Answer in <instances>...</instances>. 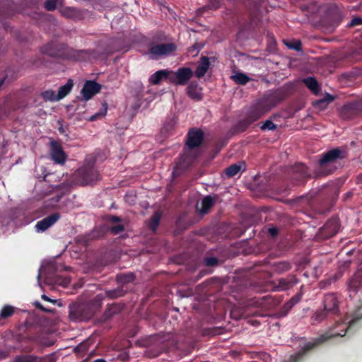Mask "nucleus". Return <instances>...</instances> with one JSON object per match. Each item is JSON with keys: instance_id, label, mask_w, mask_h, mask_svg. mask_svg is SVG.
I'll return each instance as SVG.
<instances>
[{"instance_id": "1", "label": "nucleus", "mask_w": 362, "mask_h": 362, "mask_svg": "<svg viewBox=\"0 0 362 362\" xmlns=\"http://www.w3.org/2000/svg\"><path fill=\"white\" fill-rule=\"evenodd\" d=\"M100 295L85 303H71L69 305V318L74 322H86L90 320L102 307Z\"/></svg>"}, {"instance_id": "2", "label": "nucleus", "mask_w": 362, "mask_h": 362, "mask_svg": "<svg viewBox=\"0 0 362 362\" xmlns=\"http://www.w3.org/2000/svg\"><path fill=\"white\" fill-rule=\"evenodd\" d=\"M281 100L283 98L278 93L264 97L250 107L245 117L252 124L276 106Z\"/></svg>"}, {"instance_id": "3", "label": "nucleus", "mask_w": 362, "mask_h": 362, "mask_svg": "<svg viewBox=\"0 0 362 362\" xmlns=\"http://www.w3.org/2000/svg\"><path fill=\"white\" fill-rule=\"evenodd\" d=\"M346 153L340 148H332L321 155L319 160V168L317 170V176H326L333 173L334 170L327 169L328 165L333 163L338 160L345 158Z\"/></svg>"}, {"instance_id": "4", "label": "nucleus", "mask_w": 362, "mask_h": 362, "mask_svg": "<svg viewBox=\"0 0 362 362\" xmlns=\"http://www.w3.org/2000/svg\"><path fill=\"white\" fill-rule=\"evenodd\" d=\"M310 177L308 167L302 163H296L286 170V178L292 186L304 185Z\"/></svg>"}, {"instance_id": "5", "label": "nucleus", "mask_w": 362, "mask_h": 362, "mask_svg": "<svg viewBox=\"0 0 362 362\" xmlns=\"http://www.w3.org/2000/svg\"><path fill=\"white\" fill-rule=\"evenodd\" d=\"M24 315H25L24 328L26 331L32 332V336H28L27 337L30 340H35L41 332L44 318L37 314L35 310L27 311L24 310Z\"/></svg>"}, {"instance_id": "6", "label": "nucleus", "mask_w": 362, "mask_h": 362, "mask_svg": "<svg viewBox=\"0 0 362 362\" xmlns=\"http://www.w3.org/2000/svg\"><path fill=\"white\" fill-rule=\"evenodd\" d=\"M69 47L66 44L59 42L57 40H52L43 45L40 51L43 54H46L53 58L66 59Z\"/></svg>"}, {"instance_id": "7", "label": "nucleus", "mask_w": 362, "mask_h": 362, "mask_svg": "<svg viewBox=\"0 0 362 362\" xmlns=\"http://www.w3.org/2000/svg\"><path fill=\"white\" fill-rule=\"evenodd\" d=\"M45 282L48 285H57L66 287L70 284L71 279L68 276L60 274L57 265L51 264L45 269Z\"/></svg>"}, {"instance_id": "8", "label": "nucleus", "mask_w": 362, "mask_h": 362, "mask_svg": "<svg viewBox=\"0 0 362 362\" xmlns=\"http://www.w3.org/2000/svg\"><path fill=\"white\" fill-rule=\"evenodd\" d=\"M340 117L344 120L362 117V98L345 103L340 110Z\"/></svg>"}, {"instance_id": "9", "label": "nucleus", "mask_w": 362, "mask_h": 362, "mask_svg": "<svg viewBox=\"0 0 362 362\" xmlns=\"http://www.w3.org/2000/svg\"><path fill=\"white\" fill-rule=\"evenodd\" d=\"M184 150L185 153L180 157L179 161L176 163L173 172V176H178L190 168L199 156V153L197 151H189L186 148H184Z\"/></svg>"}, {"instance_id": "10", "label": "nucleus", "mask_w": 362, "mask_h": 362, "mask_svg": "<svg viewBox=\"0 0 362 362\" xmlns=\"http://www.w3.org/2000/svg\"><path fill=\"white\" fill-rule=\"evenodd\" d=\"M77 182L82 185H93L99 179V174L93 165L83 166L75 174Z\"/></svg>"}, {"instance_id": "11", "label": "nucleus", "mask_w": 362, "mask_h": 362, "mask_svg": "<svg viewBox=\"0 0 362 362\" xmlns=\"http://www.w3.org/2000/svg\"><path fill=\"white\" fill-rule=\"evenodd\" d=\"M194 76V71L189 67H180L175 71L170 70L169 82L175 86L188 84Z\"/></svg>"}, {"instance_id": "12", "label": "nucleus", "mask_w": 362, "mask_h": 362, "mask_svg": "<svg viewBox=\"0 0 362 362\" xmlns=\"http://www.w3.org/2000/svg\"><path fill=\"white\" fill-rule=\"evenodd\" d=\"M176 49L174 43L156 44L150 42L148 45V54L152 59H158L163 56H168Z\"/></svg>"}, {"instance_id": "13", "label": "nucleus", "mask_w": 362, "mask_h": 362, "mask_svg": "<svg viewBox=\"0 0 362 362\" xmlns=\"http://www.w3.org/2000/svg\"><path fill=\"white\" fill-rule=\"evenodd\" d=\"M98 53L95 49H74L69 47L66 59L87 62L93 59H97Z\"/></svg>"}, {"instance_id": "14", "label": "nucleus", "mask_w": 362, "mask_h": 362, "mask_svg": "<svg viewBox=\"0 0 362 362\" xmlns=\"http://www.w3.org/2000/svg\"><path fill=\"white\" fill-rule=\"evenodd\" d=\"M340 229L339 220L337 217L329 219L320 229L318 235L322 239H328L335 235Z\"/></svg>"}, {"instance_id": "15", "label": "nucleus", "mask_w": 362, "mask_h": 362, "mask_svg": "<svg viewBox=\"0 0 362 362\" xmlns=\"http://www.w3.org/2000/svg\"><path fill=\"white\" fill-rule=\"evenodd\" d=\"M323 307L329 311L335 317L340 315L339 304L340 298L339 295L335 293H328L324 296L322 300Z\"/></svg>"}, {"instance_id": "16", "label": "nucleus", "mask_w": 362, "mask_h": 362, "mask_svg": "<svg viewBox=\"0 0 362 362\" xmlns=\"http://www.w3.org/2000/svg\"><path fill=\"white\" fill-rule=\"evenodd\" d=\"M204 134L202 130L199 129H190L187 133V139L185 148L189 151H194V149L200 146L204 141Z\"/></svg>"}, {"instance_id": "17", "label": "nucleus", "mask_w": 362, "mask_h": 362, "mask_svg": "<svg viewBox=\"0 0 362 362\" xmlns=\"http://www.w3.org/2000/svg\"><path fill=\"white\" fill-rule=\"evenodd\" d=\"M49 154L52 160L55 163L60 165H64L67 158V155L64 151L62 145L55 140L50 141Z\"/></svg>"}, {"instance_id": "18", "label": "nucleus", "mask_w": 362, "mask_h": 362, "mask_svg": "<svg viewBox=\"0 0 362 362\" xmlns=\"http://www.w3.org/2000/svg\"><path fill=\"white\" fill-rule=\"evenodd\" d=\"M60 218L59 213H53L49 216L37 222L35 225L36 231L42 233L53 226Z\"/></svg>"}, {"instance_id": "19", "label": "nucleus", "mask_w": 362, "mask_h": 362, "mask_svg": "<svg viewBox=\"0 0 362 362\" xmlns=\"http://www.w3.org/2000/svg\"><path fill=\"white\" fill-rule=\"evenodd\" d=\"M101 86L94 81H87L81 89V94L86 100H88L93 95L100 92Z\"/></svg>"}, {"instance_id": "20", "label": "nucleus", "mask_w": 362, "mask_h": 362, "mask_svg": "<svg viewBox=\"0 0 362 362\" xmlns=\"http://www.w3.org/2000/svg\"><path fill=\"white\" fill-rule=\"evenodd\" d=\"M299 283V279L294 274H291L285 278L278 280V284L275 286L274 290L279 291H287Z\"/></svg>"}, {"instance_id": "21", "label": "nucleus", "mask_w": 362, "mask_h": 362, "mask_svg": "<svg viewBox=\"0 0 362 362\" xmlns=\"http://www.w3.org/2000/svg\"><path fill=\"white\" fill-rule=\"evenodd\" d=\"M350 293H356L360 287H362V268L358 269L350 279L348 284ZM351 297V293H350Z\"/></svg>"}, {"instance_id": "22", "label": "nucleus", "mask_w": 362, "mask_h": 362, "mask_svg": "<svg viewBox=\"0 0 362 362\" xmlns=\"http://www.w3.org/2000/svg\"><path fill=\"white\" fill-rule=\"evenodd\" d=\"M187 95L192 100L199 101L202 99V88L195 81L191 82L187 88Z\"/></svg>"}, {"instance_id": "23", "label": "nucleus", "mask_w": 362, "mask_h": 362, "mask_svg": "<svg viewBox=\"0 0 362 362\" xmlns=\"http://www.w3.org/2000/svg\"><path fill=\"white\" fill-rule=\"evenodd\" d=\"M60 12L62 16L74 21H80L83 18L81 11L74 7H65Z\"/></svg>"}, {"instance_id": "24", "label": "nucleus", "mask_w": 362, "mask_h": 362, "mask_svg": "<svg viewBox=\"0 0 362 362\" xmlns=\"http://www.w3.org/2000/svg\"><path fill=\"white\" fill-rule=\"evenodd\" d=\"M272 271L278 274H282L292 269V264L288 261H277L271 264Z\"/></svg>"}, {"instance_id": "25", "label": "nucleus", "mask_w": 362, "mask_h": 362, "mask_svg": "<svg viewBox=\"0 0 362 362\" xmlns=\"http://www.w3.org/2000/svg\"><path fill=\"white\" fill-rule=\"evenodd\" d=\"M170 70L161 69L156 71L149 78V82L153 85H158L162 80H168L169 81Z\"/></svg>"}, {"instance_id": "26", "label": "nucleus", "mask_w": 362, "mask_h": 362, "mask_svg": "<svg viewBox=\"0 0 362 362\" xmlns=\"http://www.w3.org/2000/svg\"><path fill=\"white\" fill-rule=\"evenodd\" d=\"M210 66L209 59L207 57L202 56L200 58L199 63L195 70L196 76L199 78H202L207 72Z\"/></svg>"}, {"instance_id": "27", "label": "nucleus", "mask_w": 362, "mask_h": 362, "mask_svg": "<svg viewBox=\"0 0 362 362\" xmlns=\"http://www.w3.org/2000/svg\"><path fill=\"white\" fill-rule=\"evenodd\" d=\"M119 311V308L117 304H112L111 305H109L105 310L101 317L98 319L97 321L98 322H105L107 320L111 319L115 315L118 313Z\"/></svg>"}, {"instance_id": "28", "label": "nucleus", "mask_w": 362, "mask_h": 362, "mask_svg": "<svg viewBox=\"0 0 362 362\" xmlns=\"http://www.w3.org/2000/svg\"><path fill=\"white\" fill-rule=\"evenodd\" d=\"M334 315L323 307V309L317 310L312 316L313 322L320 323L328 318H334Z\"/></svg>"}, {"instance_id": "29", "label": "nucleus", "mask_w": 362, "mask_h": 362, "mask_svg": "<svg viewBox=\"0 0 362 362\" xmlns=\"http://www.w3.org/2000/svg\"><path fill=\"white\" fill-rule=\"evenodd\" d=\"M303 82L313 94L317 95L320 93L321 88L315 78L310 76L304 78Z\"/></svg>"}, {"instance_id": "30", "label": "nucleus", "mask_w": 362, "mask_h": 362, "mask_svg": "<svg viewBox=\"0 0 362 362\" xmlns=\"http://www.w3.org/2000/svg\"><path fill=\"white\" fill-rule=\"evenodd\" d=\"M334 96L329 93H326V95L322 98L314 101L313 105L316 108L320 110H325L330 103L334 100Z\"/></svg>"}, {"instance_id": "31", "label": "nucleus", "mask_w": 362, "mask_h": 362, "mask_svg": "<svg viewBox=\"0 0 362 362\" xmlns=\"http://www.w3.org/2000/svg\"><path fill=\"white\" fill-rule=\"evenodd\" d=\"M215 202V199L211 195H207L204 197L202 201V209L199 211L200 214L202 215L207 214L209 210L214 206Z\"/></svg>"}, {"instance_id": "32", "label": "nucleus", "mask_w": 362, "mask_h": 362, "mask_svg": "<svg viewBox=\"0 0 362 362\" xmlns=\"http://www.w3.org/2000/svg\"><path fill=\"white\" fill-rule=\"evenodd\" d=\"M161 219V213L158 211H155L148 222V228L155 233L160 224Z\"/></svg>"}, {"instance_id": "33", "label": "nucleus", "mask_w": 362, "mask_h": 362, "mask_svg": "<svg viewBox=\"0 0 362 362\" xmlns=\"http://www.w3.org/2000/svg\"><path fill=\"white\" fill-rule=\"evenodd\" d=\"M74 87V81L72 79H69L66 84L59 87L57 95L60 100L65 98L71 90Z\"/></svg>"}, {"instance_id": "34", "label": "nucleus", "mask_w": 362, "mask_h": 362, "mask_svg": "<svg viewBox=\"0 0 362 362\" xmlns=\"http://www.w3.org/2000/svg\"><path fill=\"white\" fill-rule=\"evenodd\" d=\"M252 123L245 117L238 121L233 127V131L235 134L244 132Z\"/></svg>"}, {"instance_id": "35", "label": "nucleus", "mask_w": 362, "mask_h": 362, "mask_svg": "<svg viewBox=\"0 0 362 362\" xmlns=\"http://www.w3.org/2000/svg\"><path fill=\"white\" fill-rule=\"evenodd\" d=\"M231 78L238 85H245L250 81V78L245 74L242 72H238L231 76Z\"/></svg>"}, {"instance_id": "36", "label": "nucleus", "mask_w": 362, "mask_h": 362, "mask_svg": "<svg viewBox=\"0 0 362 362\" xmlns=\"http://www.w3.org/2000/svg\"><path fill=\"white\" fill-rule=\"evenodd\" d=\"M242 165L233 163L225 169V173L228 177H232L238 175L241 170Z\"/></svg>"}, {"instance_id": "37", "label": "nucleus", "mask_w": 362, "mask_h": 362, "mask_svg": "<svg viewBox=\"0 0 362 362\" xmlns=\"http://www.w3.org/2000/svg\"><path fill=\"white\" fill-rule=\"evenodd\" d=\"M107 103L105 101H104L102 104L101 109L98 112H96L94 115H93L92 116H90L88 119V121L93 122L98 119L104 117L107 115Z\"/></svg>"}, {"instance_id": "38", "label": "nucleus", "mask_w": 362, "mask_h": 362, "mask_svg": "<svg viewBox=\"0 0 362 362\" xmlns=\"http://www.w3.org/2000/svg\"><path fill=\"white\" fill-rule=\"evenodd\" d=\"M135 279L133 273L119 274L116 276V280L118 283L125 284L132 282Z\"/></svg>"}, {"instance_id": "39", "label": "nucleus", "mask_w": 362, "mask_h": 362, "mask_svg": "<svg viewBox=\"0 0 362 362\" xmlns=\"http://www.w3.org/2000/svg\"><path fill=\"white\" fill-rule=\"evenodd\" d=\"M221 334H222V329L218 327L204 328L202 331V335L204 337H214Z\"/></svg>"}, {"instance_id": "40", "label": "nucleus", "mask_w": 362, "mask_h": 362, "mask_svg": "<svg viewBox=\"0 0 362 362\" xmlns=\"http://www.w3.org/2000/svg\"><path fill=\"white\" fill-rule=\"evenodd\" d=\"M41 95L45 101L55 102L59 100L57 94H56L55 91L51 89L43 91L41 93Z\"/></svg>"}, {"instance_id": "41", "label": "nucleus", "mask_w": 362, "mask_h": 362, "mask_svg": "<svg viewBox=\"0 0 362 362\" xmlns=\"http://www.w3.org/2000/svg\"><path fill=\"white\" fill-rule=\"evenodd\" d=\"M293 306L294 305H293V303L288 300L279 309L276 313V315L278 317H283L286 316Z\"/></svg>"}, {"instance_id": "42", "label": "nucleus", "mask_w": 362, "mask_h": 362, "mask_svg": "<svg viewBox=\"0 0 362 362\" xmlns=\"http://www.w3.org/2000/svg\"><path fill=\"white\" fill-rule=\"evenodd\" d=\"M105 293L108 298L115 299L123 296L124 295V291L122 288H116L112 290H107Z\"/></svg>"}, {"instance_id": "43", "label": "nucleus", "mask_w": 362, "mask_h": 362, "mask_svg": "<svg viewBox=\"0 0 362 362\" xmlns=\"http://www.w3.org/2000/svg\"><path fill=\"white\" fill-rule=\"evenodd\" d=\"M14 311V308L12 306H5L2 308L0 313L1 318H6L10 317Z\"/></svg>"}, {"instance_id": "44", "label": "nucleus", "mask_w": 362, "mask_h": 362, "mask_svg": "<svg viewBox=\"0 0 362 362\" xmlns=\"http://www.w3.org/2000/svg\"><path fill=\"white\" fill-rule=\"evenodd\" d=\"M57 360V356L55 352L45 355L42 357H39L40 362H56Z\"/></svg>"}, {"instance_id": "45", "label": "nucleus", "mask_w": 362, "mask_h": 362, "mask_svg": "<svg viewBox=\"0 0 362 362\" xmlns=\"http://www.w3.org/2000/svg\"><path fill=\"white\" fill-rule=\"evenodd\" d=\"M261 130H275L277 129V125L274 124L271 120L267 119L260 127Z\"/></svg>"}, {"instance_id": "46", "label": "nucleus", "mask_w": 362, "mask_h": 362, "mask_svg": "<svg viewBox=\"0 0 362 362\" xmlns=\"http://www.w3.org/2000/svg\"><path fill=\"white\" fill-rule=\"evenodd\" d=\"M57 0H47L44 4L45 8L48 11H53L57 8Z\"/></svg>"}, {"instance_id": "47", "label": "nucleus", "mask_w": 362, "mask_h": 362, "mask_svg": "<svg viewBox=\"0 0 362 362\" xmlns=\"http://www.w3.org/2000/svg\"><path fill=\"white\" fill-rule=\"evenodd\" d=\"M286 46L293 50L300 51L302 48V44L300 40H293L288 43H286Z\"/></svg>"}, {"instance_id": "48", "label": "nucleus", "mask_w": 362, "mask_h": 362, "mask_svg": "<svg viewBox=\"0 0 362 362\" xmlns=\"http://www.w3.org/2000/svg\"><path fill=\"white\" fill-rule=\"evenodd\" d=\"M34 305L37 309H38L40 311L47 313H53L55 311L54 308H50L48 307H45L42 305L40 302L35 301L34 303Z\"/></svg>"}, {"instance_id": "49", "label": "nucleus", "mask_w": 362, "mask_h": 362, "mask_svg": "<svg viewBox=\"0 0 362 362\" xmlns=\"http://www.w3.org/2000/svg\"><path fill=\"white\" fill-rule=\"evenodd\" d=\"M74 351L76 354H85L88 351V346L86 343H81L74 349Z\"/></svg>"}, {"instance_id": "50", "label": "nucleus", "mask_w": 362, "mask_h": 362, "mask_svg": "<svg viewBox=\"0 0 362 362\" xmlns=\"http://www.w3.org/2000/svg\"><path fill=\"white\" fill-rule=\"evenodd\" d=\"M124 230V226L122 224H117L110 228V231L113 235H117Z\"/></svg>"}, {"instance_id": "51", "label": "nucleus", "mask_w": 362, "mask_h": 362, "mask_svg": "<svg viewBox=\"0 0 362 362\" xmlns=\"http://www.w3.org/2000/svg\"><path fill=\"white\" fill-rule=\"evenodd\" d=\"M303 286H301L300 292L297 293L289 300V301H291L293 303V305H295L296 303H298V302L300 301L302 296H303V293L301 291L303 290Z\"/></svg>"}, {"instance_id": "52", "label": "nucleus", "mask_w": 362, "mask_h": 362, "mask_svg": "<svg viewBox=\"0 0 362 362\" xmlns=\"http://www.w3.org/2000/svg\"><path fill=\"white\" fill-rule=\"evenodd\" d=\"M204 262L208 267H214L218 264V259L215 257H206L204 259Z\"/></svg>"}, {"instance_id": "53", "label": "nucleus", "mask_w": 362, "mask_h": 362, "mask_svg": "<svg viewBox=\"0 0 362 362\" xmlns=\"http://www.w3.org/2000/svg\"><path fill=\"white\" fill-rule=\"evenodd\" d=\"M105 221L108 223H121L122 218L119 216L114 215H107L105 218Z\"/></svg>"}, {"instance_id": "54", "label": "nucleus", "mask_w": 362, "mask_h": 362, "mask_svg": "<svg viewBox=\"0 0 362 362\" xmlns=\"http://www.w3.org/2000/svg\"><path fill=\"white\" fill-rule=\"evenodd\" d=\"M24 362H40L39 357L31 354H24Z\"/></svg>"}, {"instance_id": "55", "label": "nucleus", "mask_w": 362, "mask_h": 362, "mask_svg": "<svg viewBox=\"0 0 362 362\" xmlns=\"http://www.w3.org/2000/svg\"><path fill=\"white\" fill-rule=\"evenodd\" d=\"M291 190V187L286 185V187H279L276 188V192L279 194H287Z\"/></svg>"}, {"instance_id": "56", "label": "nucleus", "mask_w": 362, "mask_h": 362, "mask_svg": "<svg viewBox=\"0 0 362 362\" xmlns=\"http://www.w3.org/2000/svg\"><path fill=\"white\" fill-rule=\"evenodd\" d=\"M268 233L272 238H275L279 235V230L277 227L272 226L268 228Z\"/></svg>"}, {"instance_id": "57", "label": "nucleus", "mask_w": 362, "mask_h": 362, "mask_svg": "<svg viewBox=\"0 0 362 362\" xmlns=\"http://www.w3.org/2000/svg\"><path fill=\"white\" fill-rule=\"evenodd\" d=\"M358 25H362V18L355 17L351 20V21L349 23L350 27H354Z\"/></svg>"}, {"instance_id": "58", "label": "nucleus", "mask_w": 362, "mask_h": 362, "mask_svg": "<svg viewBox=\"0 0 362 362\" xmlns=\"http://www.w3.org/2000/svg\"><path fill=\"white\" fill-rule=\"evenodd\" d=\"M42 299H43L45 301L50 302L53 304H55L57 303L56 300L51 299L48 296H47L45 294L42 295Z\"/></svg>"}, {"instance_id": "59", "label": "nucleus", "mask_w": 362, "mask_h": 362, "mask_svg": "<svg viewBox=\"0 0 362 362\" xmlns=\"http://www.w3.org/2000/svg\"><path fill=\"white\" fill-rule=\"evenodd\" d=\"M270 299H271V296L269 295L262 297V302L259 303V305H263L266 304V303H264V301L269 300Z\"/></svg>"}, {"instance_id": "60", "label": "nucleus", "mask_w": 362, "mask_h": 362, "mask_svg": "<svg viewBox=\"0 0 362 362\" xmlns=\"http://www.w3.org/2000/svg\"><path fill=\"white\" fill-rule=\"evenodd\" d=\"M50 175V174H45L43 177V180L45 182H49L48 177Z\"/></svg>"}, {"instance_id": "61", "label": "nucleus", "mask_w": 362, "mask_h": 362, "mask_svg": "<svg viewBox=\"0 0 362 362\" xmlns=\"http://www.w3.org/2000/svg\"><path fill=\"white\" fill-rule=\"evenodd\" d=\"M93 362H107L104 358H98L94 360Z\"/></svg>"}, {"instance_id": "62", "label": "nucleus", "mask_w": 362, "mask_h": 362, "mask_svg": "<svg viewBox=\"0 0 362 362\" xmlns=\"http://www.w3.org/2000/svg\"><path fill=\"white\" fill-rule=\"evenodd\" d=\"M58 130L59 132L61 133V134H64V129L62 127V125H61L59 128H58Z\"/></svg>"}, {"instance_id": "63", "label": "nucleus", "mask_w": 362, "mask_h": 362, "mask_svg": "<svg viewBox=\"0 0 362 362\" xmlns=\"http://www.w3.org/2000/svg\"><path fill=\"white\" fill-rule=\"evenodd\" d=\"M204 275H206V272L204 271H201L199 274V278L203 277Z\"/></svg>"}, {"instance_id": "64", "label": "nucleus", "mask_w": 362, "mask_h": 362, "mask_svg": "<svg viewBox=\"0 0 362 362\" xmlns=\"http://www.w3.org/2000/svg\"><path fill=\"white\" fill-rule=\"evenodd\" d=\"M338 24H339V23H336L334 25H333V26H332V29H334L337 25H338Z\"/></svg>"}]
</instances>
